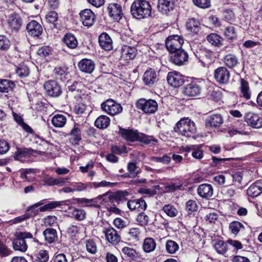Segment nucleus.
Instances as JSON below:
<instances>
[{
  "label": "nucleus",
  "instance_id": "obj_49",
  "mask_svg": "<svg viewBox=\"0 0 262 262\" xmlns=\"http://www.w3.org/2000/svg\"><path fill=\"white\" fill-rule=\"evenodd\" d=\"M141 233L139 228H132L128 232V238L129 241L137 242L139 240V236Z\"/></svg>",
  "mask_w": 262,
  "mask_h": 262
},
{
  "label": "nucleus",
  "instance_id": "obj_50",
  "mask_svg": "<svg viewBox=\"0 0 262 262\" xmlns=\"http://www.w3.org/2000/svg\"><path fill=\"white\" fill-rule=\"evenodd\" d=\"M122 253L126 255L129 258L135 260L138 257V254L136 251L128 247H124L122 249Z\"/></svg>",
  "mask_w": 262,
  "mask_h": 262
},
{
  "label": "nucleus",
  "instance_id": "obj_19",
  "mask_svg": "<svg viewBox=\"0 0 262 262\" xmlns=\"http://www.w3.org/2000/svg\"><path fill=\"white\" fill-rule=\"evenodd\" d=\"M27 30L29 35L38 37L42 32L41 26L36 20L31 21L27 26Z\"/></svg>",
  "mask_w": 262,
  "mask_h": 262
},
{
  "label": "nucleus",
  "instance_id": "obj_56",
  "mask_svg": "<svg viewBox=\"0 0 262 262\" xmlns=\"http://www.w3.org/2000/svg\"><path fill=\"white\" fill-rule=\"evenodd\" d=\"M12 251L1 241H0V257H7L12 254Z\"/></svg>",
  "mask_w": 262,
  "mask_h": 262
},
{
  "label": "nucleus",
  "instance_id": "obj_48",
  "mask_svg": "<svg viewBox=\"0 0 262 262\" xmlns=\"http://www.w3.org/2000/svg\"><path fill=\"white\" fill-rule=\"evenodd\" d=\"M162 210L169 217H174L178 214V210L171 205H165L163 206Z\"/></svg>",
  "mask_w": 262,
  "mask_h": 262
},
{
  "label": "nucleus",
  "instance_id": "obj_37",
  "mask_svg": "<svg viewBox=\"0 0 262 262\" xmlns=\"http://www.w3.org/2000/svg\"><path fill=\"white\" fill-rule=\"evenodd\" d=\"M52 124L56 128H60L66 124L67 118L65 116L61 114H56L54 115L51 120Z\"/></svg>",
  "mask_w": 262,
  "mask_h": 262
},
{
  "label": "nucleus",
  "instance_id": "obj_51",
  "mask_svg": "<svg viewBox=\"0 0 262 262\" xmlns=\"http://www.w3.org/2000/svg\"><path fill=\"white\" fill-rule=\"evenodd\" d=\"M166 249L168 253L174 254L179 250V246L176 242L168 240L166 244Z\"/></svg>",
  "mask_w": 262,
  "mask_h": 262
},
{
  "label": "nucleus",
  "instance_id": "obj_62",
  "mask_svg": "<svg viewBox=\"0 0 262 262\" xmlns=\"http://www.w3.org/2000/svg\"><path fill=\"white\" fill-rule=\"evenodd\" d=\"M49 258V254L46 250H40L37 255V260L38 262H47Z\"/></svg>",
  "mask_w": 262,
  "mask_h": 262
},
{
  "label": "nucleus",
  "instance_id": "obj_3",
  "mask_svg": "<svg viewBox=\"0 0 262 262\" xmlns=\"http://www.w3.org/2000/svg\"><path fill=\"white\" fill-rule=\"evenodd\" d=\"M15 238L12 242L13 248L16 251L26 252L28 249L26 239L33 238L32 234L27 232H18L15 233Z\"/></svg>",
  "mask_w": 262,
  "mask_h": 262
},
{
  "label": "nucleus",
  "instance_id": "obj_18",
  "mask_svg": "<svg viewBox=\"0 0 262 262\" xmlns=\"http://www.w3.org/2000/svg\"><path fill=\"white\" fill-rule=\"evenodd\" d=\"M201 92V88L195 82H191L184 88V94L189 97L199 96Z\"/></svg>",
  "mask_w": 262,
  "mask_h": 262
},
{
  "label": "nucleus",
  "instance_id": "obj_22",
  "mask_svg": "<svg viewBox=\"0 0 262 262\" xmlns=\"http://www.w3.org/2000/svg\"><path fill=\"white\" fill-rule=\"evenodd\" d=\"M127 205L128 208L132 211L144 210L147 208V205L145 201L141 199L129 200L128 201Z\"/></svg>",
  "mask_w": 262,
  "mask_h": 262
},
{
  "label": "nucleus",
  "instance_id": "obj_31",
  "mask_svg": "<svg viewBox=\"0 0 262 262\" xmlns=\"http://www.w3.org/2000/svg\"><path fill=\"white\" fill-rule=\"evenodd\" d=\"M120 134L128 141L134 142L138 140L139 133L137 131L122 128L120 129Z\"/></svg>",
  "mask_w": 262,
  "mask_h": 262
},
{
  "label": "nucleus",
  "instance_id": "obj_58",
  "mask_svg": "<svg viewBox=\"0 0 262 262\" xmlns=\"http://www.w3.org/2000/svg\"><path fill=\"white\" fill-rule=\"evenodd\" d=\"M72 258L70 255L66 256L63 253L56 255L53 259V262H72Z\"/></svg>",
  "mask_w": 262,
  "mask_h": 262
},
{
  "label": "nucleus",
  "instance_id": "obj_61",
  "mask_svg": "<svg viewBox=\"0 0 262 262\" xmlns=\"http://www.w3.org/2000/svg\"><path fill=\"white\" fill-rule=\"evenodd\" d=\"M72 215L75 219L82 221L85 219L86 213L83 210L74 209L72 211Z\"/></svg>",
  "mask_w": 262,
  "mask_h": 262
},
{
  "label": "nucleus",
  "instance_id": "obj_21",
  "mask_svg": "<svg viewBox=\"0 0 262 262\" xmlns=\"http://www.w3.org/2000/svg\"><path fill=\"white\" fill-rule=\"evenodd\" d=\"M78 67L81 72L91 74L94 71L95 64L92 60L83 59L79 62Z\"/></svg>",
  "mask_w": 262,
  "mask_h": 262
},
{
  "label": "nucleus",
  "instance_id": "obj_59",
  "mask_svg": "<svg viewBox=\"0 0 262 262\" xmlns=\"http://www.w3.org/2000/svg\"><path fill=\"white\" fill-rule=\"evenodd\" d=\"M194 5L203 9L208 8L211 6V0H192Z\"/></svg>",
  "mask_w": 262,
  "mask_h": 262
},
{
  "label": "nucleus",
  "instance_id": "obj_11",
  "mask_svg": "<svg viewBox=\"0 0 262 262\" xmlns=\"http://www.w3.org/2000/svg\"><path fill=\"white\" fill-rule=\"evenodd\" d=\"M102 233L105 235L106 240L113 245H117L121 241L120 234L112 227L103 228Z\"/></svg>",
  "mask_w": 262,
  "mask_h": 262
},
{
  "label": "nucleus",
  "instance_id": "obj_64",
  "mask_svg": "<svg viewBox=\"0 0 262 262\" xmlns=\"http://www.w3.org/2000/svg\"><path fill=\"white\" fill-rule=\"evenodd\" d=\"M151 160L154 162H160L164 164H168L171 161V158L165 155L162 157H152L151 158Z\"/></svg>",
  "mask_w": 262,
  "mask_h": 262
},
{
  "label": "nucleus",
  "instance_id": "obj_24",
  "mask_svg": "<svg viewBox=\"0 0 262 262\" xmlns=\"http://www.w3.org/2000/svg\"><path fill=\"white\" fill-rule=\"evenodd\" d=\"M197 191L200 196L208 199L212 195L213 189L211 185L209 184H202L199 185Z\"/></svg>",
  "mask_w": 262,
  "mask_h": 262
},
{
  "label": "nucleus",
  "instance_id": "obj_54",
  "mask_svg": "<svg viewBox=\"0 0 262 262\" xmlns=\"http://www.w3.org/2000/svg\"><path fill=\"white\" fill-rule=\"evenodd\" d=\"M150 219L148 215L145 213H140L137 217V221L141 226H146L148 225Z\"/></svg>",
  "mask_w": 262,
  "mask_h": 262
},
{
  "label": "nucleus",
  "instance_id": "obj_57",
  "mask_svg": "<svg viewBox=\"0 0 262 262\" xmlns=\"http://www.w3.org/2000/svg\"><path fill=\"white\" fill-rule=\"evenodd\" d=\"M58 15L55 11H51L47 14L46 19L47 22L53 24L55 26V23L57 20Z\"/></svg>",
  "mask_w": 262,
  "mask_h": 262
},
{
  "label": "nucleus",
  "instance_id": "obj_42",
  "mask_svg": "<svg viewBox=\"0 0 262 262\" xmlns=\"http://www.w3.org/2000/svg\"><path fill=\"white\" fill-rule=\"evenodd\" d=\"M156 247V243L152 238H146L143 242V249L146 253L153 251Z\"/></svg>",
  "mask_w": 262,
  "mask_h": 262
},
{
  "label": "nucleus",
  "instance_id": "obj_17",
  "mask_svg": "<svg viewBox=\"0 0 262 262\" xmlns=\"http://www.w3.org/2000/svg\"><path fill=\"white\" fill-rule=\"evenodd\" d=\"M167 80L169 84L174 88L179 87L184 82L182 75L180 73L175 71L168 73Z\"/></svg>",
  "mask_w": 262,
  "mask_h": 262
},
{
  "label": "nucleus",
  "instance_id": "obj_43",
  "mask_svg": "<svg viewBox=\"0 0 262 262\" xmlns=\"http://www.w3.org/2000/svg\"><path fill=\"white\" fill-rule=\"evenodd\" d=\"M224 63L229 68L233 69L239 63L236 56L233 54H228L224 57Z\"/></svg>",
  "mask_w": 262,
  "mask_h": 262
},
{
  "label": "nucleus",
  "instance_id": "obj_39",
  "mask_svg": "<svg viewBox=\"0 0 262 262\" xmlns=\"http://www.w3.org/2000/svg\"><path fill=\"white\" fill-rule=\"evenodd\" d=\"M63 41L66 46L70 49H75L78 45L76 38L72 34H67L63 37Z\"/></svg>",
  "mask_w": 262,
  "mask_h": 262
},
{
  "label": "nucleus",
  "instance_id": "obj_6",
  "mask_svg": "<svg viewBox=\"0 0 262 262\" xmlns=\"http://www.w3.org/2000/svg\"><path fill=\"white\" fill-rule=\"evenodd\" d=\"M101 107L103 111L112 116L117 115L122 111L121 105L113 99H108L103 102Z\"/></svg>",
  "mask_w": 262,
  "mask_h": 262
},
{
  "label": "nucleus",
  "instance_id": "obj_46",
  "mask_svg": "<svg viewBox=\"0 0 262 262\" xmlns=\"http://www.w3.org/2000/svg\"><path fill=\"white\" fill-rule=\"evenodd\" d=\"M84 244L86 251L92 254H95L97 252V246L95 241L93 239H88L85 240Z\"/></svg>",
  "mask_w": 262,
  "mask_h": 262
},
{
  "label": "nucleus",
  "instance_id": "obj_25",
  "mask_svg": "<svg viewBox=\"0 0 262 262\" xmlns=\"http://www.w3.org/2000/svg\"><path fill=\"white\" fill-rule=\"evenodd\" d=\"M223 123V119L220 114H212L208 116L206 119V124L213 127H220Z\"/></svg>",
  "mask_w": 262,
  "mask_h": 262
},
{
  "label": "nucleus",
  "instance_id": "obj_45",
  "mask_svg": "<svg viewBox=\"0 0 262 262\" xmlns=\"http://www.w3.org/2000/svg\"><path fill=\"white\" fill-rule=\"evenodd\" d=\"M39 204L38 203H36V204H34L33 206L29 207L27 209V212L25 214L15 218V219H14L15 223L21 222L25 221V220L30 218L31 216H33V215H34L35 214L34 213L33 214H30L29 212H31V213H33V210L34 209V208L38 207L39 206Z\"/></svg>",
  "mask_w": 262,
  "mask_h": 262
},
{
  "label": "nucleus",
  "instance_id": "obj_8",
  "mask_svg": "<svg viewBox=\"0 0 262 262\" xmlns=\"http://www.w3.org/2000/svg\"><path fill=\"white\" fill-rule=\"evenodd\" d=\"M107 194L100 195L92 199L86 198H79L77 199V202L79 204H84V206L86 207H93L98 208L101 204L105 202Z\"/></svg>",
  "mask_w": 262,
  "mask_h": 262
},
{
  "label": "nucleus",
  "instance_id": "obj_28",
  "mask_svg": "<svg viewBox=\"0 0 262 262\" xmlns=\"http://www.w3.org/2000/svg\"><path fill=\"white\" fill-rule=\"evenodd\" d=\"M100 47L105 51H110L113 48L112 40L106 33H102L99 37Z\"/></svg>",
  "mask_w": 262,
  "mask_h": 262
},
{
  "label": "nucleus",
  "instance_id": "obj_16",
  "mask_svg": "<svg viewBox=\"0 0 262 262\" xmlns=\"http://www.w3.org/2000/svg\"><path fill=\"white\" fill-rule=\"evenodd\" d=\"M106 197H107L110 202L112 203H117L119 204L127 200V196L129 193L126 191H118L116 192H107Z\"/></svg>",
  "mask_w": 262,
  "mask_h": 262
},
{
  "label": "nucleus",
  "instance_id": "obj_20",
  "mask_svg": "<svg viewBox=\"0 0 262 262\" xmlns=\"http://www.w3.org/2000/svg\"><path fill=\"white\" fill-rule=\"evenodd\" d=\"M110 17L114 19L119 20L123 15L121 6L116 3H112L109 5L107 8Z\"/></svg>",
  "mask_w": 262,
  "mask_h": 262
},
{
  "label": "nucleus",
  "instance_id": "obj_44",
  "mask_svg": "<svg viewBox=\"0 0 262 262\" xmlns=\"http://www.w3.org/2000/svg\"><path fill=\"white\" fill-rule=\"evenodd\" d=\"M153 224L158 228H162L163 227L166 228L168 226L169 223L160 213H156L155 215V220Z\"/></svg>",
  "mask_w": 262,
  "mask_h": 262
},
{
  "label": "nucleus",
  "instance_id": "obj_7",
  "mask_svg": "<svg viewBox=\"0 0 262 262\" xmlns=\"http://www.w3.org/2000/svg\"><path fill=\"white\" fill-rule=\"evenodd\" d=\"M213 76L218 83L226 84L229 82L230 73L226 67H220L214 70Z\"/></svg>",
  "mask_w": 262,
  "mask_h": 262
},
{
  "label": "nucleus",
  "instance_id": "obj_15",
  "mask_svg": "<svg viewBox=\"0 0 262 262\" xmlns=\"http://www.w3.org/2000/svg\"><path fill=\"white\" fill-rule=\"evenodd\" d=\"M245 121L250 126L255 128L262 127V118L258 114L252 112H248L245 116Z\"/></svg>",
  "mask_w": 262,
  "mask_h": 262
},
{
  "label": "nucleus",
  "instance_id": "obj_10",
  "mask_svg": "<svg viewBox=\"0 0 262 262\" xmlns=\"http://www.w3.org/2000/svg\"><path fill=\"white\" fill-rule=\"evenodd\" d=\"M238 94L240 97L246 100L251 99L252 90L249 82L244 78H241L239 80Z\"/></svg>",
  "mask_w": 262,
  "mask_h": 262
},
{
  "label": "nucleus",
  "instance_id": "obj_14",
  "mask_svg": "<svg viewBox=\"0 0 262 262\" xmlns=\"http://www.w3.org/2000/svg\"><path fill=\"white\" fill-rule=\"evenodd\" d=\"M188 55L186 52L182 49L171 53L170 60L175 64L181 66L186 62Z\"/></svg>",
  "mask_w": 262,
  "mask_h": 262
},
{
  "label": "nucleus",
  "instance_id": "obj_2",
  "mask_svg": "<svg viewBox=\"0 0 262 262\" xmlns=\"http://www.w3.org/2000/svg\"><path fill=\"white\" fill-rule=\"evenodd\" d=\"M175 132L185 136L191 137L196 132L195 123L188 118L181 119L174 127Z\"/></svg>",
  "mask_w": 262,
  "mask_h": 262
},
{
  "label": "nucleus",
  "instance_id": "obj_60",
  "mask_svg": "<svg viewBox=\"0 0 262 262\" xmlns=\"http://www.w3.org/2000/svg\"><path fill=\"white\" fill-rule=\"evenodd\" d=\"M92 183V188L94 187L95 188L98 187H113L116 185L115 183H112L110 182H107L106 181H102L100 182H91Z\"/></svg>",
  "mask_w": 262,
  "mask_h": 262
},
{
  "label": "nucleus",
  "instance_id": "obj_35",
  "mask_svg": "<svg viewBox=\"0 0 262 262\" xmlns=\"http://www.w3.org/2000/svg\"><path fill=\"white\" fill-rule=\"evenodd\" d=\"M111 120L106 115H101L98 117L95 122V125L100 129L106 128L110 124Z\"/></svg>",
  "mask_w": 262,
  "mask_h": 262
},
{
  "label": "nucleus",
  "instance_id": "obj_29",
  "mask_svg": "<svg viewBox=\"0 0 262 262\" xmlns=\"http://www.w3.org/2000/svg\"><path fill=\"white\" fill-rule=\"evenodd\" d=\"M247 194L251 197H256L262 193V181H257L247 189Z\"/></svg>",
  "mask_w": 262,
  "mask_h": 262
},
{
  "label": "nucleus",
  "instance_id": "obj_4",
  "mask_svg": "<svg viewBox=\"0 0 262 262\" xmlns=\"http://www.w3.org/2000/svg\"><path fill=\"white\" fill-rule=\"evenodd\" d=\"M137 107L146 114L154 113L158 109L157 102L152 99H139L136 103Z\"/></svg>",
  "mask_w": 262,
  "mask_h": 262
},
{
  "label": "nucleus",
  "instance_id": "obj_5",
  "mask_svg": "<svg viewBox=\"0 0 262 262\" xmlns=\"http://www.w3.org/2000/svg\"><path fill=\"white\" fill-rule=\"evenodd\" d=\"M183 43V38L178 35L168 36L165 41L166 47L170 53L181 49Z\"/></svg>",
  "mask_w": 262,
  "mask_h": 262
},
{
  "label": "nucleus",
  "instance_id": "obj_40",
  "mask_svg": "<svg viewBox=\"0 0 262 262\" xmlns=\"http://www.w3.org/2000/svg\"><path fill=\"white\" fill-rule=\"evenodd\" d=\"M70 185L73 188L74 192L84 191L88 188H92L91 182H73Z\"/></svg>",
  "mask_w": 262,
  "mask_h": 262
},
{
  "label": "nucleus",
  "instance_id": "obj_12",
  "mask_svg": "<svg viewBox=\"0 0 262 262\" xmlns=\"http://www.w3.org/2000/svg\"><path fill=\"white\" fill-rule=\"evenodd\" d=\"M44 88L47 94L51 97H58L61 93V90L58 83L54 80H50L44 84Z\"/></svg>",
  "mask_w": 262,
  "mask_h": 262
},
{
  "label": "nucleus",
  "instance_id": "obj_33",
  "mask_svg": "<svg viewBox=\"0 0 262 262\" xmlns=\"http://www.w3.org/2000/svg\"><path fill=\"white\" fill-rule=\"evenodd\" d=\"M188 31L196 34L200 30V23L198 20L194 18L189 19L186 24Z\"/></svg>",
  "mask_w": 262,
  "mask_h": 262
},
{
  "label": "nucleus",
  "instance_id": "obj_27",
  "mask_svg": "<svg viewBox=\"0 0 262 262\" xmlns=\"http://www.w3.org/2000/svg\"><path fill=\"white\" fill-rule=\"evenodd\" d=\"M174 7L172 0H159L158 4V10L163 14H167Z\"/></svg>",
  "mask_w": 262,
  "mask_h": 262
},
{
  "label": "nucleus",
  "instance_id": "obj_9",
  "mask_svg": "<svg viewBox=\"0 0 262 262\" xmlns=\"http://www.w3.org/2000/svg\"><path fill=\"white\" fill-rule=\"evenodd\" d=\"M80 20L82 24L88 27L92 26L96 20L95 13L90 9L81 10L79 13Z\"/></svg>",
  "mask_w": 262,
  "mask_h": 262
},
{
  "label": "nucleus",
  "instance_id": "obj_38",
  "mask_svg": "<svg viewBox=\"0 0 262 262\" xmlns=\"http://www.w3.org/2000/svg\"><path fill=\"white\" fill-rule=\"evenodd\" d=\"M43 234L45 241L49 244L53 243L57 238V232L53 228H47L43 232Z\"/></svg>",
  "mask_w": 262,
  "mask_h": 262
},
{
  "label": "nucleus",
  "instance_id": "obj_52",
  "mask_svg": "<svg viewBox=\"0 0 262 262\" xmlns=\"http://www.w3.org/2000/svg\"><path fill=\"white\" fill-rule=\"evenodd\" d=\"M224 35L229 39L233 40L236 38V34L233 26H229L226 27Z\"/></svg>",
  "mask_w": 262,
  "mask_h": 262
},
{
  "label": "nucleus",
  "instance_id": "obj_36",
  "mask_svg": "<svg viewBox=\"0 0 262 262\" xmlns=\"http://www.w3.org/2000/svg\"><path fill=\"white\" fill-rule=\"evenodd\" d=\"M15 84L12 81L8 79H0V92L8 93L12 91Z\"/></svg>",
  "mask_w": 262,
  "mask_h": 262
},
{
  "label": "nucleus",
  "instance_id": "obj_34",
  "mask_svg": "<svg viewBox=\"0 0 262 262\" xmlns=\"http://www.w3.org/2000/svg\"><path fill=\"white\" fill-rule=\"evenodd\" d=\"M185 151L190 152L191 156L195 159L200 160L203 157V151L197 145H191L186 146Z\"/></svg>",
  "mask_w": 262,
  "mask_h": 262
},
{
  "label": "nucleus",
  "instance_id": "obj_1",
  "mask_svg": "<svg viewBox=\"0 0 262 262\" xmlns=\"http://www.w3.org/2000/svg\"><path fill=\"white\" fill-rule=\"evenodd\" d=\"M132 15L137 19H143L151 15V7L146 0H135L131 5Z\"/></svg>",
  "mask_w": 262,
  "mask_h": 262
},
{
  "label": "nucleus",
  "instance_id": "obj_63",
  "mask_svg": "<svg viewBox=\"0 0 262 262\" xmlns=\"http://www.w3.org/2000/svg\"><path fill=\"white\" fill-rule=\"evenodd\" d=\"M10 45L9 40L4 35H0V50H6Z\"/></svg>",
  "mask_w": 262,
  "mask_h": 262
},
{
  "label": "nucleus",
  "instance_id": "obj_55",
  "mask_svg": "<svg viewBox=\"0 0 262 262\" xmlns=\"http://www.w3.org/2000/svg\"><path fill=\"white\" fill-rule=\"evenodd\" d=\"M29 73V68L25 65H20L16 70V74L21 78L27 77Z\"/></svg>",
  "mask_w": 262,
  "mask_h": 262
},
{
  "label": "nucleus",
  "instance_id": "obj_32",
  "mask_svg": "<svg viewBox=\"0 0 262 262\" xmlns=\"http://www.w3.org/2000/svg\"><path fill=\"white\" fill-rule=\"evenodd\" d=\"M157 79V74L155 71L151 68L147 70L144 73L143 80L146 85H152Z\"/></svg>",
  "mask_w": 262,
  "mask_h": 262
},
{
  "label": "nucleus",
  "instance_id": "obj_13",
  "mask_svg": "<svg viewBox=\"0 0 262 262\" xmlns=\"http://www.w3.org/2000/svg\"><path fill=\"white\" fill-rule=\"evenodd\" d=\"M199 54V59L204 66H208L215 60L213 52L207 49H201Z\"/></svg>",
  "mask_w": 262,
  "mask_h": 262
},
{
  "label": "nucleus",
  "instance_id": "obj_41",
  "mask_svg": "<svg viewBox=\"0 0 262 262\" xmlns=\"http://www.w3.org/2000/svg\"><path fill=\"white\" fill-rule=\"evenodd\" d=\"M208 41L212 46L220 47L222 46L223 38L216 33H211L207 37Z\"/></svg>",
  "mask_w": 262,
  "mask_h": 262
},
{
  "label": "nucleus",
  "instance_id": "obj_23",
  "mask_svg": "<svg viewBox=\"0 0 262 262\" xmlns=\"http://www.w3.org/2000/svg\"><path fill=\"white\" fill-rule=\"evenodd\" d=\"M7 23L12 31H17L22 25V20L17 14H13L9 16Z\"/></svg>",
  "mask_w": 262,
  "mask_h": 262
},
{
  "label": "nucleus",
  "instance_id": "obj_47",
  "mask_svg": "<svg viewBox=\"0 0 262 262\" xmlns=\"http://www.w3.org/2000/svg\"><path fill=\"white\" fill-rule=\"evenodd\" d=\"M229 229L232 234L237 235L240 231L244 229V226L239 222L234 221L230 224Z\"/></svg>",
  "mask_w": 262,
  "mask_h": 262
},
{
  "label": "nucleus",
  "instance_id": "obj_26",
  "mask_svg": "<svg viewBox=\"0 0 262 262\" xmlns=\"http://www.w3.org/2000/svg\"><path fill=\"white\" fill-rule=\"evenodd\" d=\"M70 140L73 144H77L81 140V130L80 125L75 123L73 128L71 130L70 134Z\"/></svg>",
  "mask_w": 262,
  "mask_h": 262
},
{
  "label": "nucleus",
  "instance_id": "obj_30",
  "mask_svg": "<svg viewBox=\"0 0 262 262\" xmlns=\"http://www.w3.org/2000/svg\"><path fill=\"white\" fill-rule=\"evenodd\" d=\"M137 52L135 48L124 46L121 50V57L125 60L133 59L136 57Z\"/></svg>",
  "mask_w": 262,
  "mask_h": 262
},
{
  "label": "nucleus",
  "instance_id": "obj_53",
  "mask_svg": "<svg viewBox=\"0 0 262 262\" xmlns=\"http://www.w3.org/2000/svg\"><path fill=\"white\" fill-rule=\"evenodd\" d=\"M214 248L218 253L223 254L227 250V244L220 241L214 244Z\"/></svg>",
  "mask_w": 262,
  "mask_h": 262
}]
</instances>
